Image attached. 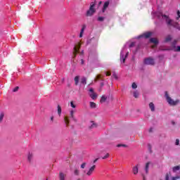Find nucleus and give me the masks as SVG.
I'll return each instance as SVG.
<instances>
[{"label":"nucleus","mask_w":180,"mask_h":180,"mask_svg":"<svg viewBox=\"0 0 180 180\" xmlns=\"http://www.w3.org/2000/svg\"><path fill=\"white\" fill-rule=\"evenodd\" d=\"M127 44H128L124 45V46L123 47V49L120 53V60H121L122 63H124L126 61V58L129 56V52L127 51Z\"/></svg>","instance_id":"f03ea898"},{"label":"nucleus","mask_w":180,"mask_h":180,"mask_svg":"<svg viewBox=\"0 0 180 180\" xmlns=\"http://www.w3.org/2000/svg\"><path fill=\"white\" fill-rule=\"evenodd\" d=\"M90 108H91L92 109H95V108H96V103L94 102H90Z\"/></svg>","instance_id":"bb28decb"},{"label":"nucleus","mask_w":180,"mask_h":180,"mask_svg":"<svg viewBox=\"0 0 180 180\" xmlns=\"http://www.w3.org/2000/svg\"><path fill=\"white\" fill-rule=\"evenodd\" d=\"M27 160L29 162H32L33 160V153L32 152H29L27 155Z\"/></svg>","instance_id":"2eb2a0df"},{"label":"nucleus","mask_w":180,"mask_h":180,"mask_svg":"<svg viewBox=\"0 0 180 180\" xmlns=\"http://www.w3.org/2000/svg\"><path fill=\"white\" fill-rule=\"evenodd\" d=\"M150 164H151V162H147L146 164V166H145V172H146V174H148V169H149V168H150Z\"/></svg>","instance_id":"6ab92c4d"},{"label":"nucleus","mask_w":180,"mask_h":180,"mask_svg":"<svg viewBox=\"0 0 180 180\" xmlns=\"http://www.w3.org/2000/svg\"><path fill=\"white\" fill-rule=\"evenodd\" d=\"M150 42L153 43L155 45V46H152L153 49H154V47H155V46H157V44H158V40H157V39H155V38H150Z\"/></svg>","instance_id":"ddd939ff"},{"label":"nucleus","mask_w":180,"mask_h":180,"mask_svg":"<svg viewBox=\"0 0 180 180\" xmlns=\"http://www.w3.org/2000/svg\"><path fill=\"white\" fill-rule=\"evenodd\" d=\"M58 115L61 116V107L60 105H58Z\"/></svg>","instance_id":"cd10ccee"},{"label":"nucleus","mask_w":180,"mask_h":180,"mask_svg":"<svg viewBox=\"0 0 180 180\" xmlns=\"http://www.w3.org/2000/svg\"><path fill=\"white\" fill-rule=\"evenodd\" d=\"M98 22H103V20H105V17H98Z\"/></svg>","instance_id":"473e14b6"},{"label":"nucleus","mask_w":180,"mask_h":180,"mask_svg":"<svg viewBox=\"0 0 180 180\" xmlns=\"http://www.w3.org/2000/svg\"><path fill=\"white\" fill-rule=\"evenodd\" d=\"M74 174H75V175L78 176V175H79V171L78 169H75Z\"/></svg>","instance_id":"e433bc0d"},{"label":"nucleus","mask_w":180,"mask_h":180,"mask_svg":"<svg viewBox=\"0 0 180 180\" xmlns=\"http://www.w3.org/2000/svg\"><path fill=\"white\" fill-rule=\"evenodd\" d=\"M176 43H177V41L174 40L172 43V46L170 47V49H169V50H172L173 51H180V46H178L176 47Z\"/></svg>","instance_id":"423d86ee"},{"label":"nucleus","mask_w":180,"mask_h":180,"mask_svg":"<svg viewBox=\"0 0 180 180\" xmlns=\"http://www.w3.org/2000/svg\"><path fill=\"white\" fill-rule=\"evenodd\" d=\"M96 161H98V159H96L94 160V164H95V162H96Z\"/></svg>","instance_id":"8fccbe9b"},{"label":"nucleus","mask_w":180,"mask_h":180,"mask_svg":"<svg viewBox=\"0 0 180 180\" xmlns=\"http://www.w3.org/2000/svg\"><path fill=\"white\" fill-rule=\"evenodd\" d=\"M153 13L154 14V16L158 18V19H162L163 20H166V22L169 26H172L173 27H174V29H177V30L180 31L179 23L176 22L172 20H170L169 18H168V16L167 15L162 14V13L160 11H157V12Z\"/></svg>","instance_id":"f257e3e1"},{"label":"nucleus","mask_w":180,"mask_h":180,"mask_svg":"<svg viewBox=\"0 0 180 180\" xmlns=\"http://www.w3.org/2000/svg\"><path fill=\"white\" fill-rule=\"evenodd\" d=\"M175 146H179V139H176Z\"/></svg>","instance_id":"79ce46f5"},{"label":"nucleus","mask_w":180,"mask_h":180,"mask_svg":"<svg viewBox=\"0 0 180 180\" xmlns=\"http://www.w3.org/2000/svg\"><path fill=\"white\" fill-rule=\"evenodd\" d=\"M89 95L90 96V98H91V99H96V98H98V94H96V93H95V91H94V89L93 88H91L89 90Z\"/></svg>","instance_id":"1a4fd4ad"},{"label":"nucleus","mask_w":180,"mask_h":180,"mask_svg":"<svg viewBox=\"0 0 180 180\" xmlns=\"http://www.w3.org/2000/svg\"><path fill=\"white\" fill-rule=\"evenodd\" d=\"M103 86V82H101V86Z\"/></svg>","instance_id":"3c124183"},{"label":"nucleus","mask_w":180,"mask_h":180,"mask_svg":"<svg viewBox=\"0 0 180 180\" xmlns=\"http://www.w3.org/2000/svg\"><path fill=\"white\" fill-rule=\"evenodd\" d=\"M81 64H82V65H84V59H82V60H81Z\"/></svg>","instance_id":"de8ad7c7"},{"label":"nucleus","mask_w":180,"mask_h":180,"mask_svg":"<svg viewBox=\"0 0 180 180\" xmlns=\"http://www.w3.org/2000/svg\"><path fill=\"white\" fill-rule=\"evenodd\" d=\"M180 18V11L179 10L177 11V16L176 17V20H179V19Z\"/></svg>","instance_id":"c9c22d12"},{"label":"nucleus","mask_w":180,"mask_h":180,"mask_svg":"<svg viewBox=\"0 0 180 180\" xmlns=\"http://www.w3.org/2000/svg\"><path fill=\"white\" fill-rule=\"evenodd\" d=\"M109 6V1H105L104 3L103 9H102V12L103 13H104L105 11H106V9H108V7Z\"/></svg>","instance_id":"4468645a"},{"label":"nucleus","mask_w":180,"mask_h":180,"mask_svg":"<svg viewBox=\"0 0 180 180\" xmlns=\"http://www.w3.org/2000/svg\"><path fill=\"white\" fill-rule=\"evenodd\" d=\"M171 40H172V37L171 35H168L167 37H166L165 42L168 43V41H171Z\"/></svg>","instance_id":"aec40b11"},{"label":"nucleus","mask_w":180,"mask_h":180,"mask_svg":"<svg viewBox=\"0 0 180 180\" xmlns=\"http://www.w3.org/2000/svg\"><path fill=\"white\" fill-rule=\"evenodd\" d=\"M95 168H96V165H93L91 166L89 170L87 171H84V174H86V175H87V176H91V175H92V174H94V171H95Z\"/></svg>","instance_id":"0eeeda50"},{"label":"nucleus","mask_w":180,"mask_h":180,"mask_svg":"<svg viewBox=\"0 0 180 180\" xmlns=\"http://www.w3.org/2000/svg\"><path fill=\"white\" fill-rule=\"evenodd\" d=\"M139 167H140V165H136L133 167L132 172L134 175H137L139 174Z\"/></svg>","instance_id":"9b49d317"},{"label":"nucleus","mask_w":180,"mask_h":180,"mask_svg":"<svg viewBox=\"0 0 180 180\" xmlns=\"http://www.w3.org/2000/svg\"><path fill=\"white\" fill-rule=\"evenodd\" d=\"M113 78H115V79H117V75H116V73L112 74Z\"/></svg>","instance_id":"c03bdc74"},{"label":"nucleus","mask_w":180,"mask_h":180,"mask_svg":"<svg viewBox=\"0 0 180 180\" xmlns=\"http://www.w3.org/2000/svg\"><path fill=\"white\" fill-rule=\"evenodd\" d=\"M70 106L71 108H72L73 109H75V108H77V105L75 104H74V101H71L70 102Z\"/></svg>","instance_id":"c756f323"},{"label":"nucleus","mask_w":180,"mask_h":180,"mask_svg":"<svg viewBox=\"0 0 180 180\" xmlns=\"http://www.w3.org/2000/svg\"><path fill=\"white\" fill-rule=\"evenodd\" d=\"M75 85H78V83L79 82V76H76L75 77Z\"/></svg>","instance_id":"a878e982"},{"label":"nucleus","mask_w":180,"mask_h":180,"mask_svg":"<svg viewBox=\"0 0 180 180\" xmlns=\"http://www.w3.org/2000/svg\"><path fill=\"white\" fill-rule=\"evenodd\" d=\"M64 122H65L66 126H68V124H70V120L68 119V117H64Z\"/></svg>","instance_id":"5701e85b"},{"label":"nucleus","mask_w":180,"mask_h":180,"mask_svg":"<svg viewBox=\"0 0 180 180\" xmlns=\"http://www.w3.org/2000/svg\"><path fill=\"white\" fill-rule=\"evenodd\" d=\"M102 78H103V76L101 75H97L96 81H98V79H102Z\"/></svg>","instance_id":"72a5a7b5"},{"label":"nucleus","mask_w":180,"mask_h":180,"mask_svg":"<svg viewBox=\"0 0 180 180\" xmlns=\"http://www.w3.org/2000/svg\"><path fill=\"white\" fill-rule=\"evenodd\" d=\"M96 10H95V3H91L90 4V8L89 9V11H87L86 12V16H92V15H94V13H95Z\"/></svg>","instance_id":"20e7f679"},{"label":"nucleus","mask_w":180,"mask_h":180,"mask_svg":"<svg viewBox=\"0 0 180 180\" xmlns=\"http://www.w3.org/2000/svg\"><path fill=\"white\" fill-rule=\"evenodd\" d=\"M143 176V180H146V177H144V176Z\"/></svg>","instance_id":"864d4df0"},{"label":"nucleus","mask_w":180,"mask_h":180,"mask_svg":"<svg viewBox=\"0 0 180 180\" xmlns=\"http://www.w3.org/2000/svg\"><path fill=\"white\" fill-rule=\"evenodd\" d=\"M85 29H86V25H83L82 30L80 31V34H79V37H82L83 34H84V32H85Z\"/></svg>","instance_id":"dca6fc26"},{"label":"nucleus","mask_w":180,"mask_h":180,"mask_svg":"<svg viewBox=\"0 0 180 180\" xmlns=\"http://www.w3.org/2000/svg\"><path fill=\"white\" fill-rule=\"evenodd\" d=\"M81 54H84V51H82Z\"/></svg>","instance_id":"603ef678"},{"label":"nucleus","mask_w":180,"mask_h":180,"mask_svg":"<svg viewBox=\"0 0 180 180\" xmlns=\"http://www.w3.org/2000/svg\"><path fill=\"white\" fill-rule=\"evenodd\" d=\"M180 167L179 166H175L172 168L173 172H176V171H179Z\"/></svg>","instance_id":"393cba45"},{"label":"nucleus","mask_w":180,"mask_h":180,"mask_svg":"<svg viewBox=\"0 0 180 180\" xmlns=\"http://www.w3.org/2000/svg\"><path fill=\"white\" fill-rule=\"evenodd\" d=\"M131 86L133 89H136L137 88V84L135 82H134Z\"/></svg>","instance_id":"4c0bfd02"},{"label":"nucleus","mask_w":180,"mask_h":180,"mask_svg":"<svg viewBox=\"0 0 180 180\" xmlns=\"http://www.w3.org/2000/svg\"><path fill=\"white\" fill-rule=\"evenodd\" d=\"M136 46V42H131L129 45V49H131Z\"/></svg>","instance_id":"7c9ffc66"},{"label":"nucleus","mask_w":180,"mask_h":180,"mask_svg":"<svg viewBox=\"0 0 180 180\" xmlns=\"http://www.w3.org/2000/svg\"><path fill=\"white\" fill-rule=\"evenodd\" d=\"M139 95H140V94L139 93L138 91H134V96L135 98H139Z\"/></svg>","instance_id":"c85d7f7f"},{"label":"nucleus","mask_w":180,"mask_h":180,"mask_svg":"<svg viewBox=\"0 0 180 180\" xmlns=\"http://www.w3.org/2000/svg\"><path fill=\"white\" fill-rule=\"evenodd\" d=\"M106 99H108V97L106 96H102L101 99L100 101L101 103H104V102H106Z\"/></svg>","instance_id":"412c9836"},{"label":"nucleus","mask_w":180,"mask_h":180,"mask_svg":"<svg viewBox=\"0 0 180 180\" xmlns=\"http://www.w3.org/2000/svg\"><path fill=\"white\" fill-rule=\"evenodd\" d=\"M149 108H150L151 112H155V105H154L153 103H149Z\"/></svg>","instance_id":"f3484780"},{"label":"nucleus","mask_w":180,"mask_h":180,"mask_svg":"<svg viewBox=\"0 0 180 180\" xmlns=\"http://www.w3.org/2000/svg\"><path fill=\"white\" fill-rule=\"evenodd\" d=\"M85 167H86V162H83L81 165L80 168H82V169H84V168H85Z\"/></svg>","instance_id":"f704fd0d"},{"label":"nucleus","mask_w":180,"mask_h":180,"mask_svg":"<svg viewBox=\"0 0 180 180\" xmlns=\"http://www.w3.org/2000/svg\"><path fill=\"white\" fill-rule=\"evenodd\" d=\"M109 153H107L105 156L102 158L103 160H106V158H109Z\"/></svg>","instance_id":"ea45409f"},{"label":"nucleus","mask_w":180,"mask_h":180,"mask_svg":"<svg viewBox=\"0 0 180 180\" xmlns=\"http://www.w3.org/2000/svg\"><path fill=\"white\" fill-rule=\"evenodd\" d=\"M148 148L149 150H151V145H150V144H148Z\"/></svg>","instance_id":"09e8293b"},{"label":"nucleus","mask_w":180,"mask_h":180,"mask_svg":"<svg viewBox=\"0 0 180 180\" xmlns=\"http://www.w3.org/2000/svg\"><path fill=\"white\" fill-rule=\"evenodd\" d=\"M65 176H67V174L63 173V172H60L59 173V179L60 180H65Z\"/></svg>","instance_id":"a211bd4d"},{"label":"nucleus","mask_w":180,"mask_h":180,"mask_svg":"<svg viewBox=\"0 0 180 180\" xmlns=\"http://www.w3.org/2000/svg\"><path fill=\"white\" fill-rule=\"evenodd\" d=\"M155 63L154 59L151 58H147L144 60V64H146V65H154Z\"/></svg>","instance_id":"6e6552de"},{"label":"nucleus","mask_w":180,"mask_h":180,"mask_svg":"<svg viewBox=\"0 0 180 180\" xmlns=\"http://www.w3.org/2000/svg\"><path fill=\"white\" fill-rule=\"evenodd\" d=\"M79 49H81V44H77V46L74 47V54L76 56L77 53H79Z\"/></svg>","instance_id":"f8f14e48"},{"label":"nucleus","mask_w":180,"mask_h":180,"mask_svg":"<svg viewBox=\"0 0 180 180\" xmlns=\"http://www.w3.org/2000/svg\"><path fill=\"white\" fill-rule=\"evenodd\" d=\"M51 120V123H53V122H54V116H51L50 118Z\"/></svg>","instance_id":"37998d69"},{"label":"nucleus","mask_w":180,"mask_h":180,"mask_svg":"<svg viewBox=\"0 0 180 180\" xmlns=\"http://www.w3.org/2000/svg\"><path fill=\"white\" fill-rule=\"evenodd\" d=\"M165 179L169 180V175L168 174H166Z\"/></svg>","instance_id":"a18cd8bd"},{"label":"nucleus","mask_w":180,"mask_h":180,"mask_svg":"<svg viewBox=\"0 0 180 180\" xmlns=\"http://www.w3.org/2000/svg\"><path fill=\"white\" fill-rule=\"evenodd\" d=\"M117 147L120 148V147H127L125 144H118L117 145Z\"/></svg>","instance_id":"a19ab883"},{"label":"nucleus","mask_w":180,"mask_h":180,"mask_svg":"<svg viewBox=\"0 0 180 180\" xmlns=\"http://www.w3.org/2000/svg\"><path fill=\"white\" fill-rule=\"evenodd\" d=\"M153 36L152 32H144L143 34L139 35L137 39H150Z\"/></svg>","instance_id":"39448f33"},{"label":"nucleus","mask_w":180,"mask_h":180,"mask_svg":"<svg viewBox=\"0 0 180 180\" xmlns=\"http://www.w3.org/2000/svg\"><path fill=\"white\" fill-rule=\"evenodd\" d=\"M4 116H5V114H4V112H1L0 115V122H2V120H4Z\"/></svg>","instance_id":"2f4dec72"},{"label":"nucleus","mask_w":180,"mask_h":180,"mask_svg":"<svg viewBox=\"0 0 180 180\" xmlns=\"http://www.w3.org/2000/svg\"><path fill=\"white\" fill-rule=\"evenodd\" d=\"M165 96L167 99V102L170 105V106H175L179 103V100L174 101L168 95V92H165Z\"/></svg>","instance_id":"7ed1b4c3"},{"label":"nucleus","mask_w":180,"mask_h":180,"mask_svg":"<svg viewBox=\"0 0 180 180\" xmlns=\"http://www.w3.org/2000/svg\"><path fill=\"white\" fill-rule=\"evenodd\" d=\"M105 75H106L107 77H110V72H105Z\"/></svg>","instance_id":"49530a36"},{"label":"nucleus","mask_w":180,"mask_h":180,"mask_svg":"<svg viewBox=\"0 0 180 180\" xmlns=\"http://www.w3.org/2000/svg\"><path fill=\"white\" fill-rule=\"evenodd\" d=\"M19 91V86H16L13 89V92H18Z\"/></svg>","instance_id":"58836bf2"},{"label":"nucleus","mask_w":180,"mask_h":180,"mask_svg":"<svg viewBox=\"0 0 180 180\" xmlns=\"http://www.w3.org/2000/svg\"><path fill=\"white\" fill-rule=\"evenodd\" d=\"M91 124L90 126V129H96V127H98V124L95 123L94 121H92Z\"/></svg>","instance_id":"4be33fe9"},{"label":"nucleus","mask_w":180,"mask_h":180,"mask_svg":"<svg viewBox=\"0 0 180 180\" xmlns=\"http://www.w3.org/2000/svg\"><path fill=\"white\" fill-rule=\"evenodd\" d=\"M81 83L83 84V85H86V77H82L81 79Z\"/></svg>","instance_id":"b1692460"},{"label":"nucleus","mask_w":180,"mask_h":180,"mask_svg":"<svg viewBox=\"0 0 180 180\" xmlns=\"http://www.w3.org/2000/svg\"><path fill=\"white\" fill-rule=\"evenodd\" d=\"M75 110H70V119H72V120H73V122H75V123H77V122H78V120H77V118H75V116L74 115L75 114Z\"/></svg>","instance_id":"9d476101"}]
</instances>
